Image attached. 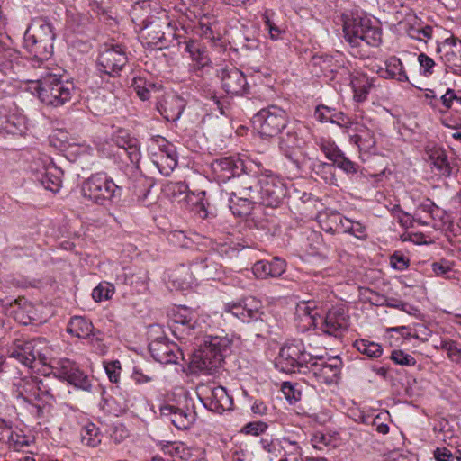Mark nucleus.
<instances>
[{
    "label": "nucleus",
    "mask_w": 461,
    "mask_h": 461,
    "mask_svg": "<svg viewBox=\"0 0 461 461\" xmlns=\"http://www.w3.org/2000/svg\"><path fill=\"white\" fill-rule=\"evenodd\" d=\"M343 22L344 38L352 47H360L363 42L372 47L381 44L382 30L367 16L351 14L344 15Z\"/></svg>",
    "instance_id": "nucleus-1"
},
{
    "label": "nucleus",
    "mask_w": 461,
    "mask_h": 461,
    "mask_svg": "<svg viewBox=\"0 0 461 461\" xmlns=\"http://www.w3.org/2000/svg\"><path fill=\"white\" fill-rule=\"evenodd\" d=\"M230 345L227 336H207L195 352L193 364L200 371L212 375L221 366Z\"/></svg>",
    "instance_id": "nucleus-2"
},
{
    "label": "nucleus",
    "mask_w": 461,
    "mask_h": 461,
    "mask_svg": "<svg viewBox=\"0 0 461 461\" xmlns=\"http://www.w3.org/2000/svg\"><path fill=\"white\" fill-rule=\"evenodd\" d=\"M306 130L303 122L289 121L285 128L281 131L279 140L280 149L298 170L303 169L309 160L307 154L303 150L306 144L304 138Z\"/></svg>",
    "instance_id": "nucleus-3"
},
{
    "label": "nucleus",
    "mask_w": 461,
    "mask_h": 461,
    "mask_svg": "<svg viewBox=\"0 0 461 461\" xmlns=\"http://www.w3.org/2000/svg\"><path fill=\"white\" fill-rule=\"evenodd\" d=\"M38 96L48 106L60 107L69 102L75 94L74 83L62 80L59 76L49 74L38 81Z\"/></svg>",
    "instance_id": "nucleus-4"
},
{
    "label": "nucleus",
    "mask_w": 461,
    "mask_h": 461,
    "mask_svg": "<svg viewBox=\"0 0 461 461\" xmlns=\"http://www.w3.org/2000/svg\"><path fill=\"white\" fill-rule=\"evenodd\" d=\"M97 67L100 72L116 77L128 63L126 47L112 39L99 47Z\"/></svg>",
    "instance_id": "nucleus-5"
},
{
    "label": "nucleus",
    "mask_w": 461,
    "mask_h": 461,
    "mask_svg": "<svg viewBox=\"0 0 461 461\" xmlns=\"http://www.w3.org/2000/svg\"><path fill=\"white\" fill-rule=\"evenodd\" d=\"M48 367L51 369L54 377L66 381L77 389L91 391V380L75 361L67 357L52 358Z\"/></svg>",
    "instance_id": "nucleus-6"
},
{
    "label": "nucleus",
    "mask_w": 461,
    "mask_h": 461,
    "mask_svg": "<svg viewBox=\"0 0 461 461\" xmlns=\"http://www.w3.org/2000/svg\"><path fill=\"white\" fill-rule=\"evenodd\" d=\"M82 194L85 198L97 204H104L119 196L121 188L105 174L97 173L83 183Z\"/></svg>",
    "instance_id": "nucleus-7"
},
{
    "label": "nucleus",
    "mask_w": 461,
    "mask_h": 461,
    "mask_svg": "<svg viewBox=\"0 0 461 461\" xmlns=\"http://www.w3.org/2000/svg\"><path fill=\"white\" fill-rule=\"evenodd\" d=\"M312 356L305 351L302 341H293L281 348L276 366L285 373H301L308 366Z\"/></svg>",
    "instance_id": "nucleus-8"
},
{
    "label": "nucleus",
    "mask_w": 461,
    "mask_h": 461,
    "mask_svg": "<svg viewBox=\"0 0 461 461\" xmlns=\"http://www.w3.org/2000/svg\"><path fill=\"white\" fill-rule=\"evenodd\" d=\"M289 122L285 110L269 105L258 111L253 117V123L262 136L274 137L281 133Z\"/></svg>",
    "instance_id": "nucleus-9"
},
{
    "label": "nucleus",
    "mask_w": 461,
    "mask_h": 461,
    "mask_svg": "<svg viewBox=\"0 0 461 461\" xmlns=\"http://www.w3.org/2000/svg\"><path fill=\"white\" fill-rule=\"evenodd\" d=\"M342 361L339 357L325 359L321 356H312L308 366H304L303 374L312 375L321 384H331L338 381Z\"/></svg>",
    "instance_id": "nucleus-10"
},
{
    "label": "nucleus",
    "mask_w": 461,
    "mask_h": 461,
    "mask_svg": "<svg viewBox=\"0 0 461 461\" xmlns=\"http://www.w3.org/2000/svg\"><path fill=\"white\" fill-rule=\"evenodd\" d=\"M286 195V186L279 176L266 172L258 176L259 204L267 207H277Z\"/></svg>",
    "instance_id": "nucleus-11"
},
{
    "label": "nucleus",
    "mask_w": 461,
    "mask_h": 461,
    "mask_svg": "<svg viewBox=\"0 0 461 461\" xmlns=\"http://www.w3.org/2000/svg\"><path fill=\"white\" fill-rule=\"evenodd\" d=\"M319 327L323 333L339 337L348 327V315L343 306H335L330 309L324 316H319Z\"/></svg>",
    "instance_id": "nucleus-12"
},
{
    "label": "nucleus",
    "mask_w": 461,
    "mask_h": 461,
    "mask_svg": "<svg viewBox=\"0 0 461 461\" xmlns=\"http://www.w3.org/2000/svg\"><path fill=\"white\" fill-rule=\"evenodd\" d=\"M224 311L247 323L261 320L263 314L262 303L252 296L244 298L238 303H226Z\"/></svg>",
    "instance_id": "nucleus-13"
},
{
    "label": "nucleus",
    "mask_w": 461,
    "mask_h": 461,
    "mask_svg": "<svg viewBox=\"0 0 461 461\" xmlns=\"http://www.w3.org/2000/svg\"><path fill=\"white\" fill-rule=\"evenodd\" d=\"M200 400L203 406L211 411L221 414L233 406V399L222 386H207L202 393Z\"/></svg>",
    "instance_id": "nucleus-14"
},
{
    "label": "nucleus",
    "mask_w": 461,
    "mask_h": 461,
    "mask_svg": "<svg viewBox=\"0 0 461 461\" xmlns=\"http://www.w3.org/2000/svg\"><path fill=\"white\" fill-rule=\"evenodd\" d=\"M112 142L121 150L120 157H127L132 167H137L140 160L139 140L132 137L129 131L118 129L112 135Z\"/></svg>",
    "instance_id": "nucleus-15"
},
{
    "label": "nucleus",
    "mask_w": 461,
    "mask_h": 461,
    "mask_svg": "<svg viewBox=\"0 0 461 461\" xmlns=\"http://www.w3.org/2000/svg\"><path fill=\"white\" fill-rule=\"evenodd\" d=\"M149 348L153 358L165 365L176 363L182 356L178 346L166 338H158L152 340Z\"/></svg>",
    "instance_id": "nucleus-16"
},
{
    "label": "nucleus",
    "mask_w": 461,
    "mask_h": 461,
    "mask_svg": "<svg viewBox=\"0 0 461 461\" xmlns=\"http://www.w3.org/2000/svg\"><path fill=\"white\" fill-rule=\"evenodd\" d=\"M227 195L258 197V176H251L245 171L231 179Z\"/></svg>",
    "instance_id": "nucleus-17"
},
{
    "label": "nucleus",
    "mask_w": 461,
    "mask_h": 461,
    "mask_svg": "<svg viewBox=\"0 0 461 461\" xmlns=\"http://www.w3.org/2000/svg\"><path fill=\"white\" fill-rule=\"evenodd\" d=\"M221 86L231 95H241L248 92L249 85L245 75L235 67H226L221 70Z\"/></svg>",
    "instance_id": "nucleus-18"
},
{
    "label": "nucleus",
    "mask_w": 461,
    "mask_h": 461,
    "mask_svg": "<svg viewBox=\"0 0 461 461\" xmlns=\"http://www.w3.org/2000/svg\"><path fill=\"white\" fill-rule=\"evenodd\" d=\"M185 106V102L174 94L163 95L157 102V110L167 122H176Z\"/></svg>",
    "instance_id": "nucleus-19"
},
{
    "label": "nucleus",
    "mask_w": 461,
    "mask_h": 461,
    "mask_svg": "<svg viewBox=\"0 0 461 461\" xmlns=\"http://www.w3.org/2000/svg\"><path fill=\"white\" fill-rule=\"evenodd\" d=\"M212 170L222 181L233 179L237 175L247 168L245 162L240 158L231 157L215 159L212 164Z\"/></svg>",
    "instance_id": "nucleus-20"
},
{
    "label": "nucleus",
    "mask_w": 461,
    "mask_h": 461,
    "mask_svg": "<svg viewBox=\"0 0 461 461\" xmlns=\"http://www.w3.org/2000/svg\"><path fill=\"white\" fill-rule=\"evenodd\" d=\"M348 136L350 142L357 146L360 152L371 153L375 149V133L365 125L356 123Z\"/></svg>",
    "instance_id": "nucleus-21"
},
{
    "label": "nucleus",
    "mask_w": 461,
    "mask_h": 461,
    "mask_svg": "<svg viewBox=\"0 0 461 461\" xmlns=\"http://www.w3.org/2000/svg\"><path fill=\"white\" fill-rule=\"evenodd\" d=\"M161 414L168 417L171 423L178 429H187L194 423L196 414L190 409H180L174 405H166L161 408Z\"/></svg>",
    "instance_id": "nucleus-22"
},
{
    "label": "nucleus",
    "mask_w": 461,
    "mask_h": 461,
    "mask_svg": "<svg viewBox=\"0 0 461 461\" xmlns=\"http://www.w3.org/2000/svg\"><path fill=\"white\" fill-rule=\"evenodd\" d=\"M32 346L34 349L30 354V358H26L27 366L30 368H34L38 365L49 366L50 360L52 359V350L46 339L41 337L33 339Z\"/></svg>",
    "instance_id": "nucleus-23"
},
{
    "label": "nucleus",
    "mask_w": 461,
    "mask_h": 461,
    "mask_svg": "<svg viewBox=\"0 0 461 461\" xmlns=\"http://www.w3.org/2000/svg\"><path fill=\"white\" fill-rule=\"evenodd\" d=\"M29 37L34 41L37 40L53 41L56 36L52 24L46 18L35 17L31 21L24 33V38Z\"/></svg>",
    "instance_id": "nucleus-24"
},
{
    "label": "nucleus",
    "mask_w": 461,
    "mask_h": 461,
    "mask_svg": "<svg viewBox=\"0 0 461 461\" xmlns=\"http://www.w3.org/2000/svg\"><path fill=\"white\" fill-rule=\"evenodd\" d=\"M447 48L443 59L446 65L456 74L461 73V40L451 36L443 41Z\"/></svg>",
    "instance_id": "nucleus-25"
},
{
    "label": "nucleus",
    "mask_w": 461,
    "mask_h": 461,
    "mask_svg": "<svg viewBox=\"0 0 461 461\" xmlns=\"http://www.w3.org/2000/svg\"><path fill=\"white\" fill-rule=\"evenodd\" d=\"M38 174V179L41 181L42 185L53 193L59 190L61 186V174L62 172L50 161L48 164H44L42 168H34Z\"/></svg>",
    "instance_id": "nucleus-26"
},
{
    "label": "nucleus",
    "mask_w": 461,
    "mask_h": 461,
    "mask_svg": "<svg viewBox=\"0 0 461 461\" xmlns=\"http://www.w3.org/2000/svg\"><path fill=\"white\" fill-rule=\"evenodd\" d=\"M161 141L164 144L160 145V156L153 163L162 175L168 176L177 165L176 156L172 145L167 143L163 138H161Z\"/></svg>",
    "instance_id": "nucleus-27"
},
{
    "label": "nucleus",
    "mask_w": 461,
    "mask_h": 461,
    "mask_svg": "<svg viewBox=\"0 0 461 461\" xmlns=\"http://www.w3.org/2000/svg\"><path fill=\"white\" fill-rule=\"evenodd\" d=\"M295 315L302 321L305 322V329H317L319 327L320 311L314 302H301L295 309Z\"/></svg>",
    "instance_id": "nucleus-28"
},
{
    "label": "nucleus",
    "mask_w": 461,
    "mask_h": 461,
    "mask_svg": "<svg viewBox=\"0 0 461 461\" xmlns=\"http://www.w3.org/2000/svg\"><path fill=\"white\" fill-rule=\"evenodd\" d=\"M378 73L382 77L407 82L408 76L403 68L402 62L396 56H391L385 60V68H381Z\"/></svg>",
    "instance_id": "nucleus-29"
},
{
    "label": "nucleus",
    "mask_w": 461,
    "mask_h": 461,
    "mask_svg": "<svg viewBox=\"0 0 461 461\" xmlns=\"http://www.w3.org/2000/svg\"><path fill=\"white\" fill-rule=\"evenodd\" d=\"M24 47L30 54L39 60L49 59L53 53V41L24 38Z\"/></svg>",
    "instance_id": "nucleus-30"
},
{
    "label": "nucleus",
    "mask_w": 461,
    "mask_h": 461,
    "mask_svg": "<svg viewBox=\"0 0 461 461\" xmlns=\"http://www.w3.org/2000/svg\"><path fill=\"white\" fill-rule=\"evenodd\" d=\"M216 254L205 257L194 264V268L205 279H215L221 270V265L215 260Z\"/></svg>",
    "instance_id": "nucleus-31"
},
{
    "label": "nucleus",
    "mask_w": 461,
    "mask_h": 461,
    "mask_svg": "<svg viewBox=\"0 0 461 461\" xmlns=\"http://www.w3.org/2000/svg\"><path fill=\"white\" fill-rule=\"evenodd\" d=\"M168 191L171 192L173 197L176 198L182 194H185V198L192 202L194 204L204 208L203 197L205 196V191H199L197 193L188 192V186L182 182L171 183L167 185Z\"/></svg>",
    "instance_id": "nucleus-32"
},
{
    "label": "nucleus",
    "mask_w": 461,
    "mask_h": 461,
    "mask_svg": "<svg viewBox=\"0 0 461 461\" xmlns=\"http://www.w3.org/2000/svg\"><path fill=\"white\" fill-rule=\"evenodd\" d=\"M229 196V207L234 215L239 217L247 216L253 209V205L258 203L256 197Z\"/></svg>",
    "instance_id": "nucleus-33"
},
{
    "label": "nucleus",
    "mask_w": 461,
    "mask_h": 461,
    "mask_svg": "<svg viewBox=\"0 0 461 461\" xmlns=\"http://www.w3.org/2000/svg\"><path fill=\"white\" fill-rule=\"evenodd\" d=\"M94 326L92 322L82 316H74L70 319L67 331L77 338L86 339L93 332Z\"/></svg>",
    "instance_id": "nucleus-34"
},
{
    "label": "nucleus",
    "mask_w": 461,
    "mask_h": 461,
    "mask_svg": "<svg viewBox=\"0 0 461 461\" xmlns=\"http://www.w3.org/2000/svg\"><path fill=\"white\" fill-rule=\"evenodd\" d=\"M17 396L27 402L37 401L36 387L37 376H27L14 384Z\"/></svg>",
    "instance_id": "nucleus-35"
},
{
    "label": "nucleus",
    "mask_w": 461,
    "mask_h": 461,
    "mask_svg": "<svg viewBox=\"0 0 461 461\" xmlns=\"http://www.w3.org/2000/svg\"><path fill=\"white\" fill-rule=\"evenodd\" d=\"M351 86L355 99L357 102H362L366 98L373 86V80L365 74L357 73L351 77Z\"/></svg>",
    "instance_id": "nucleus-36"
},
{
    "label": "nucleus",
    "mask_w": 461,
    "mask_h": 461,
    "mask_svg": "<svg viewBox=\"0 0 461 461\" xmlns=\"http://www.w3.org/2000/svg\"><path fill=\"white\" fill-rule=\"evenodd\" d=\"M32 345V339L23 340L16 339L14 341L12 347L9 349L10 357L15 358L23 365L27 366L26 358H30V354L33 351L34 348Z\"/></svg>",
    "instance_id": "nucleus-37"
},
{
    "label": "nucleus",
    "mask_w": 461,
    "mask_h": 461,
    "mask_svg": "<svg viewBox=\"0 0 461 461\" xmlns=\"http://www.w3.org/2000/svg\"><path fill=\"white\" fill-rule=\"evenodd\" d=\"M0 442H6L14 446L24 444V440L14 430L13 421L2 417H0Z\"/></svg>",
    "instance_id": "nucleus-38"
},
{
    "label": "nucleus",
    "mask_w": 461,
    "mask_h": 461,
    "mask_svg": "<svg viewBox=\"0 0 461 461\" xmlns=\"http://www.w3.org/2000/svg\"><path fill=\"white\" fill-rule=\"evenodd\" d=\"M54 384L55 382L49 375H44L42 378L37 377V401H42L45 402L54 401L56 397L55 390L53 388Z\"/></svg>",
    "instance_id": "nucleus-39"
},
{
    "label": "nucleus",
    "mask_w": 461,
    "mask_h": 461,
    "mask_svg": "<svg viewBox=\"0 0 461 461\" xmlns=\"http://www.w3.org/2000/svg\"><path fill=\"white\" fill-rule=\"evenodd\" d=\"M161 450L172 457L188 460L192 456L191 449L183 442L167 441L161 445Z\"/></svg>",
    "instance_id": "nucleus-40"
},
{
    "label": "nucleus",
    "mask_w": 461,
    "mask_h": 461,
    "mask_svg": "<svg viewBox=\"0 0 461 461\" xmlns=\"http://www.w3.org/2000/svg\"><path fill=\"white\" fill-rule=\"evenodd\" d=\"M81 442L90 447H95L101 443V433L94 423L85 425L80 431Z\"/></svg>",
    "instance_id": "nucleus-41"
},
{
    "label": "nucleus",
    "mask_w": 461,
    "mask_h": 461,
    "mask_svg": "<svg viewBox=\"0 0 461 461\" xmlns=\"http://www.w3.org/2000/svg\"><path fill=\"white\" fill-rule=\"evenodd\" d=\"M354 348L361 354L368 357L376 358L383 353V348L378 343L367 339H357L354 342Z\"/></svg>",
    "instance_id": "nucleus-42"
},
{
    "label": "nucleus",
    "mask_w": 461,
    "mask_h": 461,
    "mask_svg": "<svg viewBox=\"0 0 461 461\" xmlns=\"http://www.w3.org/2000/svg\"><path fill=\"white\" fill-rule=\"evenodd\" d=\"M2 127L5 131L13 135H22L27 129L24 118L14 114L8 116Z\"/></svg>",
    "instance_id": "nucleus-43"
},
{
    "label": "nucleus",
    "mask_w": 461,
    "mask_h": 461,
    "mask_svg": "<svg viewBox=\"0 0 461 461\" xmlns=\"http://www.w3.org/2000/svg\"><path fill=\"white\" fill-rule=\"evenodd\" d=\"M425 212L429 215V217L432 220H435L436 218H441V214H442V211L440 210V208L438 206H437L431 200L429 199H427L425 200L424 202H422L416 212H415V217H416V220L420 222V223H423V224H429V221H421V216L420 214V212Z\"/></svg>",
    "instance_id": "nucleus-44"
},
{
    "label": "nucleus",
    "mask_w": 461,
    "mask_h": 461,
    "mask_svg": "<svg viewBox=\"0 0 461 461\" xmlns=\"http://www.w3.org/2000/svg\"><path fill=\"white\" fill-rule=\"evenodd\" d=\"M185 50L190 54V57L196 62V66L201 68L208 65L209 58L205 51L201 49L200 44L196 41H188L185 45Z\"/></svg>",
    "instance_id": "nucleus-45"
},
{
    "label": "nucleus",
    "mask_w": 461,
    "mask_h": 461,
    "mask_svg": "<svg viewBox=\"0 0 461 461\" xmlns=\"http://www.w3.org/2000/svg\"><path fill=\"white\" fill-rule=\"evenodd\" d=\"M158 27L157 24L151 23L148 28L147 37L149 41L147 44L161 50L167 47V41L165 32Z\"/></svg>",
    "instance_id": "nucleus-46"
},
{
    "label": "nucleus",
    "mask_w": 461,
    "mask_h": 461,
    "mask_svg": "<svg viewBox=\"0 0 461 461\" xmlns=\"http://www.w3.org/2000/svg\"><path fill=\"white\" fill-rule=\"evenodd\" d=\"M131 87L142 101H146L150 98V93L155 88V85L139 77L133 78Z\"/></svg>",
    "instance_id": "nucleus-47"
},
{
    "label": "nucleus",
    "mask_w": 461,
    "mask_h": 461,
    "mask_svg": "<svg viewBox=\"0 0 461 461\" xmlns=\"http://www.w3.org/2000/svg\"><path fill=\"white\" fill-rule=\"evenodd\" d=\"M431 159L433 161V167L438 171L439 176H449L451 175L452 167L443 151L436 152L431 156Z\"/></svg>",
    "instance_id": "nucleus-48"
},
{
    "label": "nucleus",
    "mask_w": 461,
    "mask_h": 461,
    "mask_svg": "<svg viewBox=\"0 0 461 461\" xmlns=\"http://www.w3.org/2000/svg\"><path fill=\"white\" fill-rule=\"evenodd\" d=\"M184 313H177L175 315L174 321L176 324L179 325L176 327L177 330H182L183 331H187L189 334L190 331L194 330L196 326V321L194 320L190 313L188 312L186 308L183 309Z\"/></svg>",
    "instance_id": "nucleus-49"
},
{
    "label": "nucleus",
    "mask_w": 461,
    "mask_h": 461,
    "mask_svg": "<svg viewBox=\"0 0 461 461\" xmlns=\"http://www.w3.org/2000/svg\"><path fill=\"white\" fill-rule=\"evenodd\" d=\"M312 171L320 176L327 184H333L335 179L333 164L318 162L313 165Z\"/></svg>",
    "instance_id": "nucleus-50"
},
{
    "label": "nucleus",
    "mask_w": 461,
    "mask_h": 461,
    "mask_svg": "<svg viewBox=\"0 0 461 461\" xmlns=\"http://www.w3.org/2000/svg\"><path fill=\"white\" fill-rule=\"evenodd\" d=\"M114 294V286L110 283H101L94 288L92 297L95 302L110 299Z\"/></svg>",
    "instance_id": "nucleus-51"
},
{
    "label": "nucleus",
    "mask_w": 461,
    "mask_h": 461,
    "mask_svg": "<svg viewBox=\"0 0 461 461\" xmlns=\"http://www.w3.org/2000/svg\"><path fill=\"white\" fill-rule=\"evenodd\" d=\"M442 349L447 352V355L449 359L456 363H460L461 361V347L458 346V343L455 340H446L441 344Z\"/></svg>",
    "instance_id": "nucleus-52"
},
{
    "label": "nucleus",
    "mask_w": 461,
    "mask_h": 461,
    "mask_svg": "<svg viewBox=\"0 0 461 461\" xmlns=\"http://www.w3.org/2000/svg\"><path fill=\"white\" fill-rule=\"evenodd\" d=\"M320 149L324 153L326 158L332 161V163L336 160L339 155L341 153V150L335 145L334 142L326 140H321L318 143Z\"/></svg>",
    "instance_id": "nucleus-53"
},
{
    "label": "nucleus",
    "mask_w": 461,
    "mask_h": 461,
    "mask_svg": "<svg viewBox=\"0 0 461 461\" xmlns=\"http://www.w3.org/2000/svg\"><path fill=\"white\" fill-rule=\"evenodd\" d=\"M454 262L441 259L431 265L433 273L438 276L449 277L453 272Z\"/></svg>",
    "instance_id": "nucleus-54"
},
{
    "label": "nucleus",
    "mask_w": 461,
    "mask_h": 461,
    "mask_svg": "<svg viewBox=\"0 0 461 461\" xmlns=\"http://www.w3.org/2000/svg\"><path fill=\"white\" fill-rule=\"evenodd\" d=\"M282 392L287 401L296 402L301 400L302 392L297 387V384H293L289 382H285L282 385Z\"/></svg>",
    "instance_id": "nucleus-55"
},
{
    "label": "nucleus",
    "mask_w": 461,
    "mask_h": 461,
    "mask_svg": "<svg viewBox=\"0 0 461 461\" xmlns=\"http://www.w3.org/2000/svg\"><path fill=\"white\" fill-rule=\"evenodd\" d=\"M418 62L421 69V75L424 77H429L434 72V67L436 66L433 59L429 57L427 54L421 52L418 55Z\"/></svg>",
    "instance_id": "nucleus-56"
},
{
    "label": "nucleus",
    "mask_w": 461,
    "mask_h": 461,
    "mask_svg": "<svg viewBox=\"0 0 461 461\" xmlns=\"http://www.w3.org/2000/svg\"><path fill=\"white\" fill-rule=\"evenodd\" d=\"M391 359L398 365L412 366L416 364L415 358L402 350H393L391 354Z\"/></svg>",
    "instance_id": "nucleus-57"
},
{
    "label": "nucleus",
    "mask_w": 461,
    "mask_h": 461,
    "mask_svg": "<svg viewBox=\"0 0 461 461\" xmlns=\"http://www.w3.org/2000/svg\"><path fill=\"white\" fill-rule=\"evenodd\" d=\"M104 369L109 380L116 384L120 380L121 363L119 360L104 363Z\"/></svg>",
    "instance_id": "nucleus-58"
},
{
    "label": "nucleus",
    "mask_w": 461,
    "mask_h": 461,
    "mask_svg": "<svg viewBox=\"0 0 461 461\" xmlns=\"http://www.w3.org/2000/svg\"><path fill=\"white\" fill-rule=\"evenodd\" d=\"M252 271L257 278L266 279L271 277V268L269 267L268 261H257L252 267Z\"/></svg>",
    "instance_id": "nucleus-59"
},
{
    "label": "nucleus",
    "mask_w": 461,
    "mask_h": 461,
    "mask_svg": "<svg viewBox=\"0 0 461 461\" xmlns=\"http://www.w3.org/2000/svg\"><path fill=\"white\" fill-rule=\"evenodd\" d=\"M332 164L333 166L336 165L346 173H356L357 171V166L346 158L342 152Z\"/></svg>",
    "instance_id": "nucleus-60"
},
{
    "label": "nucleus",
    "mask_w": 461,
    "mask_h": 461,
    "mask_svg": "<svg viewBox=\"0 0 461 461\" xmlns=\"http://www.w3.org/2000/svg\"><path fill=\"white\" fill-rule=\"evenodd\" d=\"M263 20L268 30L270 38L274 41L280 39L283 31L271 21L267 11L263 14Z\"/></svg>",
    "instance_id": "nucleus-61"
},
{
    "label": "nucleus",
    "mask_w": 461,
    "mask_h": 461,
    "mask_svg": "<svg viewBox=\"0 0 461 461\" xmlns=\"http://www.w3.org/2000/svg\"><path fill=\"white\" fill-rule=\"evenodd\" d=\"M268 263L271 268V277H279L285 271V261L280 258L276 257Z\"/></svg>",
    "instance_id": "nucleus-62"
},
{
    "label": "nucleus",
    "mask_w": 461,
    "mask_h": 461,
    "mask_svg": "<svg viewBox=\"0 0 461 461\" xmlns=\"http://www.w3.org/2000/svg\"><path fill=\"white\" fill-rule=\"evenodd\" d=\"M390 265L397 270H404L409 266V259L400 253H394L390 258Z\"/></svg>",
    "instance_id": "nucleus-63"
},
{
    "label": "nucleus",
    "mask_w": 461,
    "mask_h": 461,
    "mask_svg": "<svg viewBox=\"0 0 461 461\" xmlns=\"http://www.w3.org/2000/svg\"><path fill=\"white\" fill-rule=\"evenodd\" d=\"M333 108L319 105L315 111V118L321 122H330L332 120Z\"/></svg>",
    "instance_id": "nucleus-64"
}]
</instances>
